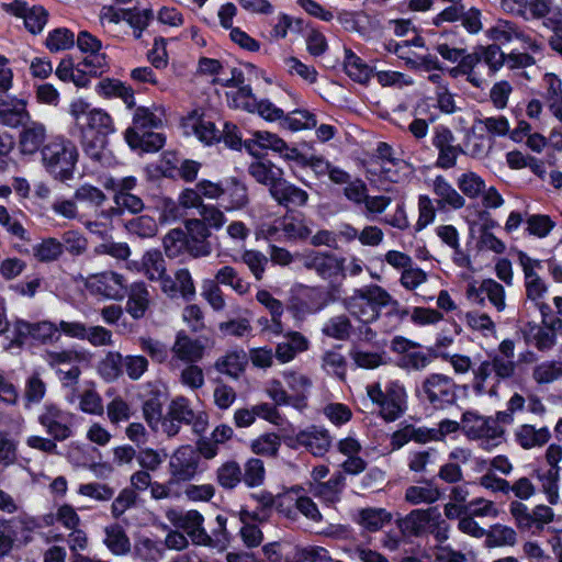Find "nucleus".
Returning <instances> with one entry per match:
<instances>
[{
  "label": "nucleus",
  "mask_w": 562,
  "mask_h": 562,
  "mask_svg": "<svg viewBox=\"0 0 562 562\" xmlns=\"http://www.w3.org/2000/svg\"><path fill=\"white\" fill-rule=\"evenodd\" d=\"M41 155L45 170L55 180L67 182L74 178L79 154L70 139L63 136L52 138L43 146Z\"/></svg>",
  "instance_id": "f257e3e1"
},
{
  "label": "nucleus",
  "mask_w": 562,
  "mask_h": 562,
  "mask_svg": "<svg viewBox=\"0 0 562 562\" xmlns=\"http://www.w3.org/2000/svg\"><path fill=\"white\" fill-rule=\"evenodd\" d=\"M456 390L453 380L441 373L428 375L422 384L423 394L435 407L453 404L457 400Z\"/></svg>",
  "instance_id": "f03ea898"
},
{
  "label": "nucleus",
  "mask_w": 562,
  "mask_h": 562,
  "mask_svg": "<svg viewBox=\"0 0 562 562\" xmlns=\"http://www.w3.org/2000/svg\"><path fill=\"white\" fill-rule=\"evenodd\" d=\"M199 463V454L191 446L178 448L169 461V484L192 480L198 473Z\"/></svg>",
  "instance_id": "7ed1b4c3"
},
{
  "label": "nucleus",
  "mask_w": 562,
  "mask_h": 562,
  "mask_svg": "<svg viewBox=\"0 0 562 562\" xmlns=\"http://www.w3.org/2000/svg\"><path fill=\"white\" fill-rule=\"evenodd\" d=\"M86 286L92 293L108 299L121 301L127 293V285L123 276L116 272H102L87 278Z\"/></svg>",
  "instance_id": "20e7f679"
},
{
  "label": "nucleus",
  "mask_w": 562,
  "mask_h": 562,
  "mask_svg": "<svg viewBox=\"0 0 562 562\" xmlns=\"http://www.w3.org/2000/svg\"><path fill=\"white\" fill-rule=\"evenodd\" d=\"M196 412L191 407V402L186 396L179 395L171 400L168 412L161 420L162 431L168 437L179 434L181 424L189 425Z\"/></svg>",
  "instance_id": "39448f33"
},
{
  "label": "nucleus",
  "mask_w": 562,
  "mask_h": 562,
  "mask_svg": "<svg viewBox=\"0 0 562 562\" xmlns=\"http://www.w3.org/2000/svg\"><path fill=\"white\" fill-rule=\"evenodd\" d=\"M187 252L193 258L207 257L212 252L209 240L211 233L200 218H190L184 222Z\"/></svg>",
  "instance_id": "423d86ee"
},
{
  "label": "nucleus",
  "mask_w": 562,
  "mask_h": 562,
  "mask_svg": "<svg viewBox=\"0 0 562 562\" xmlns=\"http://www.w3.org/2000/svg\"><path fill=\"white\" fill-rule=\"evenodd\" d=\"M302 265L304 268L314 270L321 278L327 280L336 278L344 272L345 258H339L327 251H312L302 256Z\"/></svg>",
  "instance_id": "0eeeda50"
},
{
  "label": "nucleus",
  "mask_w": 562,
  "mask_h": 562,
  "mask_svg": "<svg viewBox=\"0 0 562 562\" xmlns=\"http://www.w3.org/2000/svg\"><path fill=\"white\" fill-rule=\"evenodd\" d=\"M456 137L450 128L439 125L434 131L432 144L438 149L436 166L442 169H450L456 166L457 158L463 154L460 145H454Z\"/></svg>",
  "instance_id": "6e6552de"
},
{
  "label": "nucleus",
  "mask_w": 562,
  "mask_h": 562,
  "mask_svg": "<svg viewBox=\"0 0 562 562\" xmlns=\"http://www.w3.org/2000/svg\"><path fill=\"white\" fill-rule=\"evenodd\" d=\"M168 517L177 528L187 532L194 544H212L211 535L203 528L204 518L198 510H188L173 518L169 514Z\"/></svg>",
  "instance_id": "1a4fd4ad"
},
{
  "label": "nucleus",
  "mask_w": 562,
  "mask_h": 562,
  "mask_svg": "<svg viewBox=\"0 0 562 562\" xmlns=\"http://www.w3.org/2000/svg\"><path fill=\"white\" fill-rule=\"evenodd\" d=\"M5 10L24 20L25 27L33 34L41 33L47 23L48 13L43 7H29L23 0H14Z\"/></svg>",
  "instance_id": "9d476101"
},
{
  "label": "nucleus",
  "mask_w": 562,
  "mask_h": 562,
  "mask_svg": "<svg viewBox=\"0 0 562 562\" xmlns=\"http://www.w3.org/2000/svg\"><path fill=\"white\" fill-rule=\"evenodd\" d=\"M432 517L438 518V507L414 509L403 518L396 520V526L404 537H419Z\"/></svg>",
  "instance_id": "9b49d317"
},
{
  "label": "nucleus",
  "mask_w": 562,
  "mask_h": 562,
  "mask_svg": "<svg viewBox=\"0 0 562 562\" xmlns=\"http://www.w3.org/2000/svg\"><path fill=\"white\" fill-rule=\"evenodd\" d=\"M38 422L55 440L63 441L71 435L67 426V414L53 404L45 406Z\"/></svg>",
  "instance_id": "f8f14e48"
},
{
  "label": "nucleus",
  "mask_w": 562,
  "mask_h": 562,
  "mask_svg": "<svg viewBox=\"0 0 562 562\" xmlns=\"http://www.w3.org/2000/svg\"><path fill=\"white\" fill-rule=\"evenodd\" d=\"M443 510L445 516L448 519H460L468 514H474L477 517H497L498 515V510L495 508L494 503L484 498L473 499L467 505H460L450 502L445 505Z\"/></svg>",
  "instance_id": "ddd939ff"
},
{
  "label": "nucleus",
  "mask_w": 562,
  "mask_h": 562,
  "mask_svg": "<svg viewBox=\"0 0 562 562\" xmlns=\"http://www.w3.org/2000/svg\"><path fill=\"white\" fill-rule=\"evenodd\" d=\"M278 205L288 210L304 206L308 201V193L284 178L270 192Z\"/></svg>",
  "instance_id": "4468645a"
},
{
  "label": "nucleus",
  "mask_w": 562,
  "mask_h": 562,
  "mask_svg": "<svg viewBox=\"0 0 562 562\" xmlns=\"http://www.w3.org/2000/svg\"><path fill=\"white\" fill-rule=\"evenodd\" d=\"M204 345L199 339H192L186 331L180 330L171 347V352L179 360L187 363H196L204 356Z\"/></svg>",
  "instance_id": "2eb2a0df"
},
{
  "label": "nucleus",
  "mask_w": 562,
  "mask_h": 562,
  "mask_svg": "<svg viewBox=\"0 0 562 562\" xmlns=\"http://www.w3.org/2000/svg\"><path fill=\"white\" fill-rule=\"evenodd\" d=\"M46 139V127L44 124L30 121L22 128L19 136V147L23 155L32 156L42 150Z\"/></svg>",
  "instance_id": "dca6fc26"
},
{
  "label": "nucleus",
  "mask_w": 562,
  "mask_h": 562,
  "mask_svg": "<svg viewBox=\"0 0 562 562\" xmlns=\"http://www.w3.org/2000/svg\"><path fill=\"white\" fill-rule=\"evenodd\" d=\"M485 296L497 308V311H503L505 308V291L503 285L498 282L492 279H486L482 281L477 289L471 286L468 290V297L474 302L482 303Z\"/></svg>",
  "instance_id": "f3484780"
},
{
  "label": "nucleus",
  "mask_w": 562,
  "mask_h": 562,
  "mask_svg": "<svg viewBox=\"0 0 562 562\" xmlns=\"http://www.w3.org/2000/svg\"><path fill=\"white\" fill-rule=\"evenodd\" d=\"M31 121L23 100H12L0 103V124L15 128L24 127Z\"/></svg>",
  "instance_id": "a211bd4d"
},
{
  "label": "nucleus",
  "mask_w": 562,
  "mask_h": 562,
  "mask_svg": "<svg viewBox=\"0 0 562 562\" xmlns=\"http://www.w3.org/2000/svg\"><path fill=\"white\" fill-rule=\"evenodd\" d=\"M248 172L258 183L267 186L269 193L284 178L283 170L270 160L251 162L248 167Z\"/></svg>",
  "instance_id": "6ab92c4d"
},
{
  "label": "nucleus",
  "mask_w": 562,
  "mask_h": 562,
  "mask_svg": "<svg viewBox=\"0 0 562 562\" xmlns=\"http://www.w3.org/2000/svg\"><path fill=\"white\" fill-rule=\"evenodd\" d=\"M296 441L317 457L324 456L330 447L328 431L317 427L300 431L296 435Z\"/></svg>",
  "instance_id": "aec40b11"
},
{
  "label": "nucleus",
  "mask_w": 562,
  "mask_h": 562,
  "mask_svg": "<svg viewBox=\"0 0 562 562\" xmlns=\"http://www.w3.org/2000/svg\"><path fill=\"white\" fill-rule=\"evenodd\" d=\"M125 139L131 148H140L146 153L158 151L165 145L166 138L161 133L143 132L142 134L135 128H127Z\"/></svg>",
  "instance_id": "412c9836"
},
{
  "label": "nucleus",
  "mask_w": 562,
  "mask_h": 562,
  "mask_svg": "<svg viewBox=\"0 0 562 562\" xmlns=\"http://www.w3.org/2000/svg\"><path fill=\"white\" fill-rule=\"evenodd\" d=\"M432 190L439 198L437 200L439 207L448 205L454 210H459L465 204L464 198L442 176L435 178Z\"/></svg>",
  "instance_id": "4be33fe9"
},
{
  "label": "nucleus",
  "mask_w": 562,
  "mask_h": 562,
  "mask_svg": "<svg viewBox=\"0 0 562 562\" xmlns=\"http://www.w3.org/2000/svg\"><path fill=\"white\" fill-rule=\"evenodd\" d=\"M344 485L345 476L341 473H337L333 475L327 482H317L315 484H311L310 493L326 503L333 504L339 501Z\"/></svg>",
  "instance_id": "5701e85b"
},
{
  "label": "nucleus",
  "mask_w": 562,
  "mask_h": 562,
  "mask_svg": "<svg viewBox=\"0 0 562 562\" xmlns=\"http://www.w3.org/2000/svg\"><path fill=\"white\" fill-rule=\"evenodd\" d=\"M149 293L143 282H135L130 286L126 311L134 319L142 318L149 306Z\"/></svg>",
  "instance_id": "b1692460"
},
{
  "label": "nucleus",
  "mask_w": 562,
  "mask_h": 562,
  "mask_svg": "<svg viewBox=\"0 0 562 562\" xmlns=\"http://www.w3.org/2000/svg\"><path fill=\"white\" fill-rule=\"evenodd\" d=\"M425 485H412L406 488L405 501L412 505L422 503L432 504L441 498V491L434 484L432 480L422 481Z\"/></svg>",
  "instance_id": "393cba45"
},
{
  "label": "nucleus",
  "mask_w": 562,
  "mask_h": 562,
  "mask_svg": "<svg viewBox=\"0 0 562 562\" xmlns=\"http://www.w3.org/2000/svg\"><path fill=\"white\" fill-rule=\"evenodd\" d=\"M346 306L351 315L363 324L372 323L380 317V311H378L367 299L357 293L356 290L353 295L346 301Z\"/></svg>",
  "instance_id": "a878e982"
},
{
  "label": "nucleus",
  "mask_w": 562,
  "mask_h": 562,
  "mask_svg": "<svg viewBox=\"0 0 562 562\" xmlns=\"http://www.w3.org/2000/svg\"><path fill=\"white\" fill-rule=\"evenodd\" d=\"M95 90L105 97L121 98L128 109L135 106L134 91L130 86L115 80L103 79L98 82Z\"/></svg>",
  "instance_id": "bb28decb"
},
{
  "label": "nucleus",
  "mask_w": 562,
  "mask_h": 562,
  "mask_svg": "<svg viewBox=\"0 0 562 562\" xmlns=\"http://www.w3.org/2000/svg\"><path fill=\"white\" fill-rule=\"evenodd\" d=\"M284 380L288 387L292 391L294 398L293 407L303 409L306 406V393L312 385L311 380L296 372H285Z\"/></svg>",
  "instance_id": "cd10ccee"
},
{
  "label": "nucleus",
  "mask_w": 562,
  "mask_h": 562,
  "mask_svg": "<svg viewBox=\"0 0 562 562\" xmlns=\"http://www.w3.org/2000/svg\"><path fill=\"white\" fill-rule=\"evenodd\" d=\"M85 119L83 132L103 134L108 136L114 132V126L111 116L100 109L89 110L87 115L81 116Z\"/></svg>",
  "instance_id": "c85d7f7f"
},
{
  "label": "nucleus",
  "mask_w": 562,
  "mask_h": 562,
  "mask_svg": "<svg viewBox=\"0 0 562 562\" xmlns=\"http://www.w3.org/2000/svg\"><path fill=\"white\" fill-rule=\"evenodd\" d=\"M125 231L130 235L139 238H151L158 232V225L154 217L149 215H139L123 222Z\"/></svg>",
  "instance_id": "c756f323"
},
{
  "label": "nucleus",
  "mask_w": 562,
  "mask_h": 562,
  "mask_svg": "<svg viewBox=\"0 0 562 562\" xmlns=\"http://www.w3.org/2000/svg\"><path fill=\"white\" fill-rule=\"evenodd\" d=\"M516 438L524 449H530L547 443L551 434L547 427L536 429L531 425H522L516 432Z\"/></svg>",
  "instance_id": "7c9ffc66"
},
{
  "label": "nucleus",
  "mask_w": 562,
  "mask_h": 562,
  "mask_svg": "<svg viewBox=\"0 0 562 562\" xmlns=\"http://www.w3.org/2000/svg\"><path fill=\"white\" fill-rule=\"evenodd\" d=\"M392 520V514L384 508H364L359 512L358 522L366 530L375 532Z\"/></svg>",
  "instance_id": "2f4dec72"
},
{
  "label": "nucleus",
  "mask_w": 562,
  "mask_h": 562,
  "mask_svg": "<svg viewBox=\"0 0 562 562\" xmlns=\"http://www.w3.org/2000/svg\"><path fill=\"white\" fill-rule=\"evenodd\" d=\"M87 359L88 353L85 350L66 349L61 351H47L45 353V361L50 368L56 370L60 366H74Z\"/></svg>",
  "instance_id": "473e14b6"
},
{
  "label": "nucleus",
  "mask_w": 562,
  "mask_h": 562,
  "mask_svg": "<svg viewBox=\"0 0 562 562\" xmlns=\"http://www.w3.org/2000/svg\"><path fill=\"white\" fill-rule=\"evenodd\" d=\"M98 372L108 382L117 380L123 373V356L109 351L98 364Z\"/></svg>",
  "instance_id": "72a5a7b5"
},
{
  "label": "nucleus",
  "mask_w": 562,
  "mask_h": 562,
  "mask_svg": "<svg viewBox=\"0 0 562 562\" xmlns=\"http://www.w3.org/2000/svg\"><path fill=\"white\" fill-rule=\"evenodd\" d=\"M344 68L357 82L364 83L370 79L371 69L351 49H345Z\"/></svg>",
  "instance_id": "f704fd0d"
},
{
  "label": "nucleus",
  "mask_w": 562,
  "mask_h": 562,
  "mask_svg": "<svg viewBox=\"0 0 562 562\" xmlns=\"http://www.w3.org/2000/svg\"><path fill=\"white\" fill-rule=\"evenodd\" d=\"M104 543L114 554H125L131 549V542L124 529L117 525L105 528Z\"/></svg>",
  "instance_id": "c9c22d12"
},
{
  "label": "nucleus",
  "mask_w": 562,
  "mask_h": 562,
  "mask_svg": "<svg viewBox=\"0 0 562 562\" xmlns=\"http://www.w3.org/2000/svg\"><path fill=\"white\" fill-rule=\"evenodd\" d=\"M81 144L82 149L88 157L98 162L103 160L108 144L105 135L82 132Z\"/></svg>",
  "instance_id": "e433bc0d"
},
{
  "label": "nucleus",
  "mask_w": 562,
  "mask_h": 562,
  "mask_svg": "<svg viewBox=\"0 0 562 562\" xmlns=\"http://www.w3.org/2000/svg\"><path fill=\"white\" fill-rule=\"evenodd\" d=\"M246 364V353L244 351H234L227 353L225 357L217 359L214 367L221 372L229 375L231 378H238L239 373L244 371Z\"/></svg>",
  "instance_id": "4c0bfd02"
},
{
  "label": "nucleus",
  "mask_w": 562,
  "mask_h": 562,
  "mask_svg": "<svg viewBox=\"0 0 562 562\" xmlns=\"http://www.w3.org/2000/svg\"><path fill=\"white\" fill-rule=\"evenodd\" d=\"M216 481L223 488L236 487L243 481L241 468L234 460L224 462L216 470Z\"/></svg>",
  "instance_id": "58836bf2"
},
{
  "label": "nucleus",
  "mask_w": 562,
  "mask_h": 562,
  "mask_svg": "<svg viewBox=\"0 0 562 562\" xmlns=\"http://www.w3.org/2000/svg\"><path fill=\"white\" fill-rule=\"evenodd\" d=\"M316 123L317 121L314 114L303 110H295L290 114L284 115L280 125L283 128L296 132L301 130H311L316 126Z\"/></svg>",
  "instance_id": "ea45409f"
},
{
  "label": "nucleus",
  "mask_w": 562,
  "mask_h": 562,
  "mask_svg": "<svg viewBox=\"0 0 562 562\" xmlns=\"http://www.w3.org/2000/svg\"><path fill=\"white\" fill-rule=\"evenodd\" d=\"M259 303H261L271 314L272 330L277 334L282 331L281 316L283 313V304L274 299L270 292L260 290L256 295Z\"/></svg>",
  "instance_id": "a19ab883"
},
{
  "label": "nucleus",
  "mask_w": 562,
  "mask_h": 562,
  "mask_svg": "<svg viewBox=\"0 0 562 562\" xmlns=\"http://www.w3.org/2000/svg\"><path fill=\"white\" fill-rule=\"evenodd\" d=\"M492 417H483L473 412H465L462 416V429L469 438L479 439L490 425Z\"/></svg>",
  "instance_id": "79ce46f5"
},
{
  "label": "nucleus",
  "mask_w": 562,
  "mask_h": 562,
  "mask_svg": "<svg viewBox=\"0 0 562 562\" xmlns=\"http://www.w3.org/2000/svg\"><path fill=\"white\" fill-rule=\"evenodd\" d=\"M351 323L346 315H338L329 318L323 326V334L338 339L346 340L350 336Z\"/></svg>",
  "instance_id": "37998d69"
},
{
  "label": "nucleus",
  "mask_w": 562,
  "mask_h": 562,
  "mask_svg": "<svg viewBox=\"0 0 562 562\" xmlns=\"http://www.w3.org/2000/svg\"><path fill=\"white\" fill-rule=\"evenodd\" d=\"M559 470L549 468L546 472L537 471V477L541 482L543 493L547 494L550 504L555 505L559 501Z\"/></svg>",
  "instance_id": "c03bdc74"
},
{
  "label": "nucleus",
  "mask_w": 562,
  "mask_h": 562,
  "mask_svg": "<svg viewBox=\"0 0 562 562\" xmlns=\"http://www.w3.org/2000/svg\"><path fill=\"white\" fill-rule=\"evenodd\" d=\"M74 199L79 203H86L91 207H101L106 201L105 193L91 184L85 183L76 189Z\"/></svg>",
  "instance_id": "a18cd8bd"
},
{
  "label": "nucleus",
  "mask_w": 562,
  "mask_h": 562,
  "mask_svg": "<svg viewBox=\"0 0 562 562\" xmlns=\"http://www.w3.org/2000/svg\"><path fill=\"white\" fill-rule=\"evenodd\" d=\"M485 544L488 548L514 546L516 542V532L513 528L495 525L490 531H486Z\"/></svg>",
  "instance_id": "49530a36"
},
{
  "label": "nucleus",
  "mask_w": 562,
  "mask_h": 562,
  "mask_svg": "<svg viewBox=\"0 0 562 562\" xmlns=\"http://www.w3.org/2000/svg\"><path fill=\"white\" fill-rule=\"evenodd\" d=\"M58 326L49 321L32 323V339L43 344H55L59 340Z\"/></svg>",
  "instance_id": "de8ad7c7"
},
{
  "label": "nucleus",
  "mask_w": 562,
  "mask_h": 562,
  "mask_svg": "<svg viewBox=\"0 0 562 562\" xmlns=\"http://www.w3.org/2000/svg\"><path fill=\"white\" fill-rule=\"evenodd\" d=\"M3 521H10L11 530L19 529L22 533L21 542L23 544H27L33 540L31 533L41 528L42 525L40 521L27 514H21L11 519H2Z\"/></svg>",
  "instance_id": "09e8293b"
},
{
  "label": "nucleus",
  "mask_w": 562,
  "mask_h": 562,
  "mask_svg": "<svg viewBox=\"0 0 562 562\" xmlns=\"http://www.w3.org/2000/svg\"><path fill=\"white\" fill-rule=\"evenodd\" d=\"M63 255V244L53 237L43 239L34 247V256L42 262L58 260Z\"/></svg>",
  "instance_id": "8fccbe9b"
},
{
  "label": "nucleus",
  "mask_w": 562,
  "mask_h": 562,
  "mask_svg": "<svg viewBox=\"0 0 562 562\" xmlns=\"http://www.w3.org/2000/svg\"><path fill=\"white\" fill-rule=\"evenodd\" d=\"M255 137V140L245 142V147L254 155H256L252 151L254 144H257L262 148H271L272 150L278 151L280 154L283 153V149H288L286 143L280 137H278L276 134L269 132H256Z\"/></svg>",
  "instance_id": "3c124183"
},
{
  "label": "nucleus",
  "mask_w": 562,
  "mask_h": 562,
  "mask_svg": "<svg viewBox=\"0 0 562 562\" xmlns=\"http://www.w3.org/2000/svg\"><path fill=\"white\" fill-rule=\"evenodd\" d=\"M356 291L374 305L378 311L390 303L395 306L398 304L397 301L392 300L391 295L383 288L375 284L357 289Z\"/></svg>",
  "instance_id": "603ef678"
},
{
  "label": "nucleus",
  "mask_w": 562,
  "mask_h": 562,
  "mask_svg": "<svg viewBox=\"0 0 562 562\" xmlns=\"http://www.w3.org/2000/svg\"><path fill=\"white\" fill-rule=\"evenodd\" d=\"M458 187L470 199H475L484 192L485 182L474 172L462 173L458 178Z\"/></svg>",
  "instance_id": "864d4df0"
},
{
  "label": "nucleus",
  "mask_w": 562,
  "mask_h": 562,
  "mask_svg": "<svg viewBox=\"0 0 562 562\" xmlns=\"http://www.w3.org/2000/svg\"><path fill=\"white\" fill-rule=\"evenodd\" d=\"M160 124L161 120L148 108L138 106L133 115V126L130 128H135V131L142 134L143 132H148V130L157 128Z\"/></svg>",
  "instance_id": "5fc2aeb1"
},
{
  "label": "nucleus",
  "mask_w": 562,
  "mask_h": 562,
  "mask_svg": "<svg viewBox=\"0 0 562 562\" xmlns=\"http://www.w3.org/2000/svg\"><path fill=\"white\" fill-rule=\"evenodd\" d=\"M533 379L538 383H551L562 376V361H544L533 369Z\"/></svg>",
  "instance_id": "6e6d98bb"
},
{
  "label": "nucleus",
  "mask_w": 562,
  "mask_h": 562,
  "mask_svg": "<svg viewBox=\"0 0 562 562\" xmlns=\"http://www.w3.org/2000/svg\"><path fill=\"white\" fill-rule=\"evenodd\" d=\"M477 49L481 55V60L488 66L491 72H496L506 64L507 55L501 50L499 46L492 44L488 46H479Z\"/></svg>",
  "instance_id": "4d7b16f0"
},
{
  "label": "nucleus",
  "mask_w": 562,
  "mask_h": 562,
  "mask_svg": "<svg viewBox=\"0 0 562 562\" xmlns=\"http://www.w3.org/2000/svg\"><path fill=\"white\" fill-rule=\"evenodd\" d=\"M215 281L218 284L233 288L239 294L248 291V284L239 278L238 272L231 266L221 268L215 274Z\"/></svg>",
  "instance_id": "13d9d810"
},
{
  "label": "nucleus",
  "mask_w": 562,
  "mask_h": 562,
  "mask_svg": "<svg viewBox=\"0 0 562 562\" xmlns=\"http://www.w3.org/2000/svg\"><path fill=\"white\" fill-rule=\"evenodd\" d=\"M146 274L150 280L162 279L166 274L165 260L158 250H149L143 257Z\"/></svg>",
  "instance_id": "bf43d9fd"
},
{
  "label": "nucleus",
  "mask_w": 562,
  "mask_h": 562,
  "mask_svg": "<svg viewBox=\"0 0 562 562\" xmlns=\"http://www.w3.org/2000/svg\"><path fill=\"white\" fill-rule=\"evenodd\" d=\"M164 248L166 255L175 258L182 251H187L186 233L181 228H175L164 237Z\"/></svg>",
  "instance_id": "052dcab7"
},
{
  "label": "nucleus",
  "mask_w": 562,
  "mask_h": 562,
  "mask_svg": "<svg viewBox=\"0 0 562 562\" xmlns=\"http://www.w3.org/2000/svg\"><path fill=\"white\" fill-rule=\"evenodd\" d=\"M63 251H68L71 256H80L86 252L88 240L77 231H67L61 235Z\"/></svg>",
  "instance_id": "680f3d73"
},
{
  "label": "nucleus",
  "mask_w": 562,
  "mask_h": 562,
  "mask_svg": "<svg viewBox=\"0 0 562 562\" xmlns=\"http://www.w3.org/2000/svg\"><path fill=\"white\" fill-rule=\"evenodd\" d=\"M74 33L68 29H56L46 38V46L50 52L70 48L74 45Z\"/></svg>",
  "instance_id": "e2e57ef3"
},
{
  "label": "nucleus",
  "mask_w": 562,
  "mask_h": 562,
  "mask_svg": "<svg viewBox=\"0 0 562 562\" xmlns=\"http://www.w3.org/2000/svg\"><path fill=\"white\" fill-rule=\"evenodd\" d=\"M149 362L147 358L139 355H128L123 357V368L127 376L133 380H139L148 370Z\"/></svg>",
  "instance_id": "0e129e2a"
},
{
  "label": "nucleus",
  "mask_w": 562,
  "mask_h": 562,
  "mask_svg": "<svg viewBox=\"0 0 562 562\" xmlns=\"http://www.w3.org/2000/svg\"><path fill=\"white\" fill-rule=\"evenodd\" d=\"M138 342L140 349L146 352L153 361L162 363L167 360L169 351L164 342L150 337H139Z\"/></svg>",
  "instance_id": "69168bd1"
},
{
  "label": "nucleus",
  "mask_w": 562,
  "mask_h": 562,
  "mask_svg": "<svg viewBox=\"0 0 562 562\" xmlns=\"http://www.w3.org/2000/svg\"><path fill=\"white\" fill-rule=\"evenodd\" d=\"M265 480V467L260 459H249L245 464L243 481L249 487L259 486Z\"/></svg>",
  "instance_id": "338daca9"
},
{
  "label": "nucleus",
  "mask_w": 562,
  "mask_h": 562,
  "mask_svg": "<svg viewBox=\"0 0 562 562\" xmlns=\"http://www.w3.org/2000/svg\"><path fill=\"white\" fill-rule=\"evenodd\" d=\"M543 24L552 31V35L549 38L550 47L562 56V13L548 18Z\"/></svg>",
  "instance_id": "774afa93"
}]
</instances>
